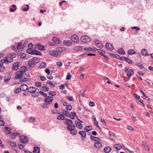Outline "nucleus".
<instances>
[{
    "label": "nucleus",
    "instance_id": "a211bd4d",
    "mask_svg": "<svg viewBox=\"0 0 153 153\" xmlns=\"http://www.w3.org/2000/svg\"><path fill=\"white\" fill-rule=\"evenodd\" d=\"M134 72L133 70L130 69L128 72L127 73V76L129 78H130L131 76L134 74Z\"/></svg>",
    "mask_w": 153,
    "mask_h": 153
},
{
    "label": "nucleus",
    "instance_id": "3c124183",
    "mask_svg": "<svg viewBox=\"0 0 153 153\" xmlns=\"http://www.w3.org/2000/svg\"><path fill=\"white\" fill-rule=\"evenodd\" d=\"M35 85L37 87H39L42 86V84L39 82H36L35 83Z\"/></svg>",
    "mask_w": 153,
    "mask_h": 153
},
{
    "label": "nucleus",
    "instance_id": "ea45409f",
    "mask_svg": "<svg viewBox=\"0 0 153 153\" xmlns=\"http://www.w3.org/2000/svg\"><path fill=\"white\" fill-rule=\"evenodd\" d=\"M57 119L59 120H63L65 118L63 114H60L57 117Z\"/></svg>",
    "mask_w": 153,
    "mask_h": 153
},
{
    "label": "nucleus",
    "instance_id": "49530a36",
    "mask_svg": "<svg viewBox=\"0 0 153 153\" xmlns=\"http://www.w3.org/2000/svg\"><path fill=\"white\" fill-rule=\"evenodd\" d=\"M46 63L45 62H43L41 63L39 68H43L46 67Z\"/></svg>",
    "mask_w": 153,
    "mask_h": 153
},
{
    "label": "nucleus",
    "instance_id": "680f3d73",
    "mask_svg": "<svg viewBox=\"0 0 153 153\" xmlns=\"http://www.w3.org/2000/svg\"><path fill=\"white\" fill-rule=\"evenodd\" d=\"M140 94H142V95L145 97L148 98V96L146 95L144 92L141 90H140Z\"/></svg>",
    "mask_w": 153,
    "mask_h": 153
},
{
    "label": "nucleus",
    "instance_id": "052dcab7",
    "mask_svg": "<svg viewBox=\"0 0 153 153\" xmlns=\"http://www.w3.org/2000/svg\"><path fill=\"white\" fill-rule=\"evenodd\" d=\"M66 99H68L70 101H74V99L72 96H69L68 97L66 96Z\"/></svg>",
    "mask_w": 153,
    "mask_h": 153
},
{
    "label": "nucleus",
    "instance_id": "69168bd1",
    "mask_svg": "<svg viewBox=\"0 0 153 153\" xmlns=\"http://www.w3.org/2000/svg\"><path fill=\"white\" fill-rule=\"evenodd\" d=\"M26 57V55L25 53H22L20 54V57L22 59H24Z\"/></svg>",
    "mask_w": 153,
    "mask_h": 153
},
{
    "label": "nucleus",
    "instance_id": "a19ab883",
    "mask_svg": "<svg viewBox=\"0 0 153 153\" xmlns=\"http://www.w3.org/2000/svg\"><path fill=\"white\" fill-rule=\"evenodd\" d=\"M22 43L19 42L17 45V50H20V49H21L23 48V47H22Z\"/></svg>",
    "mask_w": 153,
    "mask_h": 153
},
{
    "label": "nucleus",
    "instance_id": "a18cd8bd",
    "mask_svg": "<svg viewBox=\"0 0 153 153\" xmlns=\"http://www.w3.org/2000/svg\"><path fill=\"white\" fill-rule=\"evenodd\" d=\"M109 54L110 56H111L113 57L116 58L117 59H119V57H120V56L117 54H115L114 53H109Z\"/></svg>",
    "mask_w": 153,
    "mask_h": 153
},
{
    "label": "nucleus",
    "instance_id": "4d7b16f0",
    "mask_svg": "<svg viewBox=\"0 0 153 153\" xmlns=\"http://www.w3.org/2000/svg\"><path fill=\"white\" fill-rule=\"evenodd\" d=\"M35 94H32V96L34 97H36L39 96V93L38 92H36Z\"/></svg>",
    "mask_w": 153,
    "mask_h": 153
},
{
    "label": "nucleus",
    "instance_id": "c03bdc74",
    "mask_svg": "<svg viewBox=\"0 0 153 153\" xmlns=\"http://www.w3.org/2000/svg\"><path fill=\"white\" fill-rule=\"evenodd\" d=\"M114 147L115 148L118 150H119L122 148L121 146L119 144H115L114 145Z\"/></svg>",
    "mask_w": 153,
    "mask_h": 153
},
{
    "label": "nucleus",
    "instance_id": "f3484780",
    "mask_svg": "<svg viewBox=\"0 0 153 153\" xmlns=\"http://www.w3.org/2000/svg\"><path fill=\"white\" fill-rule=\"evenodd\" d=\"M52 40L55 44H60L61 43L60 41L56 37H53Z\"/></svg>",
    "mask_w": 153,
    "mask_h": 153
},
{
    "label": "nucleus",
    "instance_id": "e433bc0d",
    "mask_svg": "<svg viewBox=\"0 0 153 153\" xmlns=\"http://www.w3.org/2000/svg\"><path fill=\"white\" fill-rule=\"evenodd\" d=\"M5 129L7 130H6V134H9L10 133L11 129L10 128L8 127H5Z\"/></svg>",
    "mask_w": 153,
    "mask_h": 153
},
{
    "label": "nucleus",
    "instance_id": "5fc2aeb1",
    "mask_svg": "<svg viewBox=\"0 0 153 153\" xmlns=\"http://www.w3.org/2000/svg\"><path fill=\"white\" fill-rule=\"evenodd\" d=\"M71 133L73 135H75L78 134V131L77 130H74L72 131L71 132Z\"/></svg>",
    "mask_w": 153,
    "mask_h": 153
},
{
    "label": "nucleus",
    "instance_id": "79ce46f5",
    "mask_svg": "<svg viewBox=\"0 0 153 153\" xmlns=\"http://www.w3.org/2000/svg\"><path fill=\"white\" fill-rule=\"evenodd\" d=\"M11 58H14L16 57V54L15 53H10L9 55H8Z\"/></svg>",
    "mask_w": 153,
    "mask_h": 153
},
{
    "label": "nucleus",
    "instance_id": "bf43d9fd",
    "mask_svg": "<svg viewBox=\"0 0 153 153\" xmlns=\"http://www.w3.org/2000/svg\"><path fill=\"white\" fill-rule=\"evenodd\" d=\"M5 70V67L3 65L0 66V71L3 72Z\"/></svg>",
    "mask_w": 153,
    "mask_h": 153
},
{
    "label": "nucleus",
    "instance_id": "2f4dec72",
    "mask_svg": "<svg viewBox=\"0 0 153 153\" xmlns=\"http://www.w3.org/2000/svg\"><path fill=\"white\" fill-rule=\"evenodd\" d=\"M76 115V113L75 112H71L70 114V116L68 117H70L72 119H74V117Z\"/></svg>",
    "mask_w": 153,
    "mask_h": 153
},
{
    "label": "nucleus",
    "instance_id": "c85d7f7f",
    "mask_svg": "<svg viewBox=\"0 0 153 153\" xmlns=\"http://www.w3.org/2000/svg\"><path fill=\"white\" fill-rule=\"evenodd\" d=\"M40 152V149L39 147H35L34 148V150L33 151V153H39Z\"/></svg>",
    "mask_w": 153,
    "mask_h": 153
},
{
    "label": "nucleus",
    "instance_id": "0eeeda50",
    "mask_svg": "<svg viewBox=\"0 0 153 153\" xmlns=\"http://www.w3.org/2000/svg\"><path fill=\"white\" fill-rule=\"evenodd\" d=\"M71 40L72 41L75 43H77L79 40V39L77 35H74L71 36Z\"/></svg>",
    "mask_w": 153,
    "mask_h": 153
},
{
    "label": "nucleus",
    "instance_id": "7c9ffc66",
    "mask_svg": "<svg viewBox=\"0 0 153 153\" xmlns=\"http://www.w3.org/2000/svg\"><path fill=\"white\" fill-rule=\"evenodd\" d=\"M92 127L91 126H87L84 128V130L85 131L88 132V131L92 129Z\"/></svg>",
    "mask_w": 153,
    "mask_h": 153
},
{
    "label": "nucleus",
    "instance_id": "6e6d98bb",
    "mask_svg": "<svg viewBox=\"0 0 153 153\" xmlns=\"http://www.w3.org/2000/svg\"><path fill=\"white\" fill-rule=\"evenodd\" d=\"M37 48L40 50L44 51L45 49V47L44 45H41L40 47H37Z\"/></svg>",
    "mask_w": 153,
    "mask_h": 153
},
{
    "label": "nucleus",
    "instance_id": "e2e57ef3",
    "mask_svg": "<svg viewBox=\"0 0 153 153\" xmlns=\"http://www.w3.org/2000/svg\"><path fill=\"white\" fill-rule=\"evenodd\" d=\"M71 77V75L69 73H68L67 77H66V79L67 80H70Z\"/></svg>",
    "mask_w": 153,
    "mask_h": 153
},
{
    "label": "nucleus",
    "instance_id": "58836bf2",
    "mask_svg": "<svg viewBox=\"0 0 153 153\" xmlns=\"http://www.w3.org/2000/svg\"><path fill=\"white\" fill-rule=\"evenodd\" d=\"M33 50L32 48H28V49H27V50L26 51L27 53L30 54H32L33 52V50Z\"/></svg>",
    "mask_w": 153,
    "mask_h": 153
},
{
    "label": "nucleus",
    "instance_id": "774afa93",
    "mask_svg": "<svg viewBox=\"0 0 153 153\" xmlns=\"http://www.w3.org/2000/svg\"><path fill=\"white\" fill-rule=\"evenodd\" d=\"M133 96H134V97L135 99H138L139 100L140 98V96H139V95H137V94H135V93L134 94Z\"/></svg>",
    "mask_w": 153,
    "mask_h": 153
},
{
    "label": "nucleus",
    "instance_id": "2eb2a0df",
    "mask_svg": "<svg viewBox=\"0 0 153 153\" xmlns=\"http://www.w3.org/2000/svg\"><path fill=\"white\" fill-rule=\"evenodd\" d=\"M28 92L32 93H33L36 92V89L35 87H30L29 88H28Z\"/></svg>",
    "mask_w": 153,
    "mask_h": 153
},
{
    "label": "nucleus",
    "instance_id": "f03ea898",
    "mask_svg": "<svg viewBox=\"0 0 153 153\" xmlns=\"http://www.w3.org/2000/svg\"><path fill=\"white\" fill-rule=\"evenodd\" d=\"M40 59L39 58L35 57L33 58L28 62L29 66L31 68L34 67L40 61Z\"/></svg>",
    "mask_w": 153,
    "mask_h": 153
},
{
    "label": "nucleus",
    "instance_id": "1a4fd4ad",
    "mask_svg": "<svg viewBox=\"0 0 153 153\" xmlns=\"http://www.w3.org/2000/svg\"><path fill=\"white\" fill-rule=\"evenodd\" d=\"M79 134L82 136L81 139L82 141L85 140V139L82 138L85 137H86V134L85 131H80L78 132Z\"/></svg>",
    "mask_w": 153,
    "mask_h": 153
},
{
    "label": "nucleus",
    "instance_id": "dca6fc26",
    "mask_svg": "<svg viewBox=\"0 0 153 153\" xmlns=\"http://www.w3.org/2000/svg\"><path fill=\"white\" fill-rule=\"evenodd\" d=\"M49 53L51 55L54 57H57L59 55V54L56 51H50Z\"/></svg>",
    "mask_w": 153,
    "mask_h": 153
},
{
    "label": "nucleus",
    "instance_id": "c756f323",
    "mask_svg": "<svg viewBox=\"0 0 153 153\" xmlns=\"http://www.w3.org/2000/svg\"><path fill=\"white\" fill-rule=\"evenodd\" d=\"M32 55H36L42 56V53L38 51L33 50Z\"/></svg>",
    "mask_w": 153,
    "mask_h": 153
},
{
    "label": "nucleus",
    "instance_id": "4468645a",
    "mask_svg": "<svg viewBox=\"0 0 153 153\" xmlns=\"http://www.w3.org/2000/svg\"><path fill=\"white\" fill-rule=\"evenodd\" d=\"M63 43L65 45L67 46H71L72 44V43L71 41L67 40L64 41Z\"/></svg>",
    "mask_w": 153,
    "mask_h": 153
},
{
    "label": "nucleus",
    "instance_id": "de8ad7c7",
    "mask_svg": "<svg viewBox=\"0 0 153 153\" xmlns=\"http://www.w3.org/2000/svg\"><path fill=\"white\" fill-rule=\"evenodd\" d=\"M48 105L49 104L45 102V104H43L41 106V107L44 108H48L49 107Z\"/></svg>",
    "mask_w": 153,
    "mask_h": 153
},
{
    "label": "nucleus",
    "instance_id": "0e129e2a",
    "mask_svg": "<svg viewBox=\"0 0 153 153\" xmlns=\"http://www.w3.org/2000/svg\"><path fill=\"white\" fill-rule=\"evenodd\" d=\"M97 46L98 48L101 49L102 48V47H103V45L101 42L100 43L99 42V44H98Z\"/></svg>",
    "mask_w": 153,
    "mask_h": 153
},
{
    "label": "nucleus",
    "instance_id": "9d476101",
    "mask_svg": "<svg viewBox=\"0 0 153 153\" xmlns=\"http://www.w3.org/2000/svg\"><path fill=\"white\" fill-rule=\"evenodd\" d=\"M100 141H97L94 143V146L95 148L99 149L102 147V144Z\"/></svg>",
    "mask_w": 153,
    "mask_h": 153
},
{
    "label": "nucleus",
    "instance_id": "ddd939ff",
    "mask_svg": "<svg viewBox=\"0 0 153 153\" xmlns=\"http://www.w3.org/2000/svg\"><path fill=\"white\" fill-rule=\"evenodd\" d=\"M7 142L9 145L11 146L13 148H15L16 147L17 145L15 142L12 141L10 140H8Z\"/></svg>",
    "mask_w": 153,
    "mask_h": 153
},
{
    "label": "nucleus",
    "instance_id": "f8f14e48",
    "mask_svg": "<svg viewBox=\"0 0 153 153\" xmlns=\"http://www.w3.org/2000/svg\"><path fill=\"white\" fill-rule=\"evenodd\" d=\"M56 50L58 53H62L64 52H66V49L65 48L59 47L56 48Z\"/></svg>",
    "mask_w": 153,
    "mask_h": 153
},
{
    "label": "nucleus",
    "instance_id": "4be33fe9",
    "mask_svg": "<svg viewBox=\"0 0 153 153\" xmlns=\"http://www.w3.org/2000/svg\"><path fill=\"white\" fill-rule=\"evenodd\" d=\"M75 124L76 126L79 129H81L82 128V125L77 120L75 121Z\"/></svg>",
    "mask_w": 153,
    "mask_h": 153
},
{
    "label": "nucleus",
    "instance_id": "412c9836",
    "mask_svg": "<svg viewBox=\"0 0 153 153\" xmlns=\"http://www.w3.org/2000/svg\"><path fill=\"white\" fill-rule=\"evenodd\" d=\"M19 81L20 82H24L30 80V79L25 77H21L19 78Z\"/></svg>",
    "mask_w": 153,
    "mask_h": 153
},
{
    "label": "nucleus",
    "instance_id": "338daca9",
    "mask_svg": "<svg viewBox=\"0 0 153 153\" xmlns=\"http://www.w3.org/2000/svg\"><path fill=\"white\" fill-rule=\"evenodd\" d=\"M5 124V122L3 120H0V126H4Z\"/></svg>",
    "mask_w": 153,
    "mask_h": 153
},
{
    "label": "nucleus",
    "instance_id": "aec40b11",
    "mask_svg": "<svg viewBox=\"0 0 153 153\" xmlns=\"http://www.w3.org/2000/svg\"><path fill=\"white\" fill-rule=\"evenodd\" d=\"M75 126L74 125H68L67 127V129L71 132L72 131L74 130L75 129Z\"/></svg>",
    "mask_w": 153,
    "mask_h": 153
},
{
    "label": "nucleus",
    "instance_id": "13d9d810",
    "mask_svg": "<svg viewBox=\"0 0 153 153\" xmlns=\"http://www.w3.org/2000/svg\"><path fill=\"white\" fill-rule=\"evenodd\" d=\"M66 108L67 110H71L72 108V106L70 105H68L66 106Z\"/></svg>",
    "mask_w": 153,
    "mask_h": 153
},
{
    "label": "nucleus",
    "instance_id": "b1692460",
    "mask_svg": "<svg viewBox=\"0 0 153 153\" xmlns=\"http://www.w3.org/2000/svg\"><path fill=\"white\" fill-rule=\"evenodd\" d=\"M111 150V148L109 146H107L105 147L103 151L104 152L108 153L110 152Z\"/></svg>",
    "mask_w": 153,
    "mask_h": 153
},
{
    "label": "nucleus",
    "instance_id": "c9c22d12",
    "mask_svg": "<svg viewBox=\"0 0 153 153\" xmlns=\"http://www.w3.org/2000/svg\"><path fill=\"white\" fill-rule=\"evenodd\" d=\"M118 52L119 54L122 55H124L125 53V52L123 48L119 49L118 50Z\"/></svg>",
    "mask_w": 153,
    "mask_h": 153
},
{
    "label": "nucleus",
    "instance_id": "20e7f679",
    "mask_svg": "<svg viewBox=\"0 0 153 153\" xmlns=\"http://www.w3.org/2000/svg\"><path fill=\"white\" fill-rule=\"evenodd\" d=\"M53 100V98L51 96L46 97L44 101L45 102L51 104Z\"/></svg>",
    "mask_w": 153,
    "mask_h": 153
},
{
    "label": "nucleus",
    "instance_id": "864d4df0",
    "mask_svg": "<svg viewBox=\"0 0 153 153\" xmlns=\"http://www.w3.org/2000/svg\"><path fill=\"white\" fill-rule=\"evenodd\" d=\"M47 84H50L51 86H52L53 87H54L55 86V85L51 81L48 80L47 82Z\"/></svg>",
    "mask_w": 153,
    "mask_h": 153
},
{
    "label": "nucleus",
    "instance_id": "9b49d317",
    "mask_svg": "<svg viewBox=\"0 0 153 153\" xmlns=\"http://www.w3.org/2000/svg\"><path fill=\"white\" fill-rule=\"evenodd\" d=\"M105 47L108 50L110 51L113 50L114 48L113 45L110 43H107L105 45Z\"/></svg>",
    "mask_w": 153,
    "mask_h": 153
},
{
    "label": "nucleus",
    "instance_id": "72a5a7b5",
    "mask_svg": "<svg viewBox=\"0 0 153 153\" xmlns=\"http://www.w3.org/2000/svg\"><path fill=\"white\" fill-rule=\"evenodd\" d=\"M41 89L44 91H47L49 90L50 88L45 86H43L41 88Z\"/></svg>",
    "mask_w": 153,
    "mask_h": 153
},
{
    "label": "nucleus",
    "instance_id": "cd10ccee",
    "mask_svg": "<svg viewBox=\"0 0 153 153\" xmlns=\"http://www.w3.org/2000/svg\"><path fill=\"white\" fill-rule=\"evenodd\" d=\"M141 53L142 55L144 56H148L149 55V54L147 53V50L145 49H143L141 50Z\"/></svg>",
    "mask_w": 153,
    "mask_h": 153
},
{
    "label": "nucleus",
    "instance_id": "39448f33",
    "mask_svg": "<svg viewBox=\"0 0 153 153\" xmlns=\"http://www.w3.org/2000/svg\"><path fill=\"white\" fill-rule=\"evenodd\" d=\"M22 143H26L28 141V139L25 135H22L19 137Z\"/></svg>",
    "mask_w": 153,
    "mask_h": 153
},
{
    "label": "nucleus",
    "instance_id": "f257e3e1",
    "mask_svg": "<svg viewBox=\"0 0 153 153\" xmlns=\"http://www.w3.org/2000/svg\"><path fill=\"white\" fill-rule=\"evenodd\" d=\"M26 68L24 66H22L19 70V71L16 72V74L15 76V79H19L21 77H22L24 76V73L27 71Z\"/></svg>",
    "mask_w": 153,
    "mask_h": 153
},
{
    "label": "nucleus",
    "instance_id": "603ef678",
    "mask_svg": "<svg viewBox=\"0 0 153 153\" xmlns=\"http://www.w3.org/2000/svg\"><path fill=\"white\" fill-rule=\"evenodd\" d=\"M56 94V92L54 91H50L49 92V94L53 96H55Z\"/></svg>",
    "mask_w": 153,
    "mask_h": 153
},
{
    "label": "nucleus",
    "instance_id": "8fccbe9b",
    "mask_svg": "<svg viewBox=\"0 0 153 153\" xmlns=\"http://www.w3.org/2000/svg\"><path fill=\"white\" fill-rule=\"evenodd\" d=\"M21 91H22L21 88H18L15 90L14 92L16 94H18Z\"/></svg>",
    "mask_w": 153,
    "mask_h": 153
},
{
    "label": "nucleus",
    "instance_id": "7ed1b4c3",
    "mask_svg": "<svg viewBox=\"0 0 153 153\" xmlns=\"http://www.w3.org/2000/svg\"><path fill=\"white\" fill-rule=\"evenodd\" d=\"M81 41L84 43H87L91 41L90 38L87 36H83L81 38Z\"/></svg>",
    "mask_w": 153,
    "mask_h": 153
},
{
    "label": "nucleus",
    "instance_id": "393cba45",
    "mask_svg": "<svg viewBox=\"0 0 153 153\" xmlns=\"http://www.w3.org/2000/svg\"><path fill=\"white\" fill-rule=\"evenodd\" d=\"M22 91H25L28 90V87L26 85H22L20 86Z\"/></svg>",
    "mask_w": 153,
    "mask_h": 153
},
{
    "label": "nucleus",
    "instance_id": "6ab92c4d",
    "mask_svg": "<svg viewBox=\"0 0 153 153\" xmlns=\"http://www.w3.org/2000/svg\"><path fill=\"white\" fill-rule=\"evenodd\" d=\"M73 123V121L71 120L66 119H65V121L64 122V123L65 124L68 125H68H72Z\"/></svg>",
    "mask_w": 153,
    "mask_h": 153
},
{
    "label": "nucleus",
    "instance_id": "f704fd0d",
    "mask_svg": "<svg viewBox=\"0 0 153 153\" xmlns=\"http://www.w3.org/2000/svg\"><path fill=\"white\" fill-rule=\"evenodd\" d=\"M128 55H132L133 54H136V51L133 49H130L128 52Z\"/></svg>",
    "mask_w": 153,
    "mask_h": 153
},
{
    "label": "nucleus",
    "instance_id": "6e6552de",
    "mask_svg": "<svg viewBox=\"0 0 153 153\" xmlns=\"http://www.w3.org/2000/svg\"><path fill=\"white\" fill-rule=\"evenodd\" d=\"M4 62H6V64H8L9 62H13V59L10 57L9 56L5 57L4 59Z\"/></svg>",
    "mask_w": 153,
    "mask_h": 153
},
{
    "label": "nucleus",
    "instance_id": "37998d69",
    "mask_svg": "<svg viewBox=\"0 0 153 153\" xmlns=\"http://www.w3.org/2000/svg\"><path fill=\"white\" fill-rule=\"evenodd\" d=\"M124 59V61H126L129 64H131L133 63L127 57H123Z\"/></svg>",
    "mask_w": 153,
    "mask_h": 153
},
{
    "label": "nucleus",
    "instance_id": "bb28decb",
    "mask_svg": "<svg viewBox=\"0 0 153 153\" xmlns=\"http://www.w3.org/2000/svg\"><path fill=\"white\" fill-rule=\"evenodd\" d=\"M83 50L82 47L81 46H78L74 47V50L77 51H81Z\"/></svg>",
    "mask_w": 153,
    "mask_h": 153
},
{
    "label": "nucleus",
    "instance_id": "a878e982",
    "mask_svg": "<svg viewBox=\"0 0 153 153\" xmlns=\"http://www.w3.org/2000/svg\"><path fill=\"white\" fill-rule=\"evenodd\" d=\"M19 134V133L17 132H15L11 133L10 135V137L11 138H12L13 139H15L16 137Z\"/></svg>",
    "mask_w": 153,
    "mask_h": 153
},
{
    "label": "nucleus",
    "instance_id": "5701e85b",
    "mask_svg": "<svg viewBox=\"0 0 153 153\" xmlns=\"http://www.w3.org/2000/svg\"><path fill=\"white\" fill-rule=\"evenodd\" d=\"M91 139L92 140H93L94 141H100L101 139L100 138H99L98 137H95L92 135H91Z\"/></svg>",
    "mask_w": 153,
    "mask_h": 153
},
{
    "label": "nucleus",
    "instance_id": "473e14b6",
    "mask_svg": "<svg viewBox=\"0 0 153 153\" xmlns=\"http://www.w3.org/2000/svg\"><path fill=\"white\" fill-rule=\"evenodd\" d=\"M135 65L136 66H137L139 69H141L144 68L143 65L140 62L136 63Z\"/></svg>",
    "mask_w": 153,
    "mask_h": 153
},
{
    "label": "nucleus",
    "instance_id": "09e8293b",
    "mask_svg": "<svg viewBox=\"0 0 153 153\" xmlns=\"http://www.w3.org/2000/svg\"><path fill=\"white\" fill-rule=\"evenodd\" d=\"M39 94H40L41 95L44 97H46L47 96V94L44 92L42 91H40L39 92Z\"/></svg>",
    "mask_w": 153,
    "mask_h": 153
},
{
    "label": "nucleus",
    "instance_id": "4c0bfd02",
    "mask_svg": "<svg viewBox=\"0 0 153 153\" xmlns=\"http://www.w3.org/2000/svg\"><path fill=\"white\" fill-rule=\"evenodd\" d=\"M11 77L10 75H8V76H5L4 77V80L6 82H7L11 79Z\"/></svg>",
    "mask_w": 153,
    "mask_h": 153
},
{
    "label": "nucleus",
    "instance_id": "423d86ee",
    "mask_svg": "<svg viewBox=\"0 0 153 153\" xmlns=\"http://www.w3.org/2000/svg\"><path fill=\"white\" fill-rule=\"evenodd\" d=\"M20 64L21 63L19 62H16L14 63L12 65V70L14 71L17 70L20 66L19 64Z\"/></svg>",
    "mask_w": 153,
    "mask_h": 153
}]
</instances>
